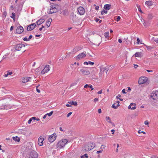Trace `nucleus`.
I'll return each mask as SVG.
<instances>
[{"mask_svg": "<svg viewBox=\"0 0 158 158\" xmlns=\"http://www.w3.org/2000/svg\"><path fill=\"white\" fill-rule=\"evenodd\" d=\"M68 142V140L65 139L60 140L57 144L56 147L58 149L64 148L66 144Z\"/></svg>", "mask_w": 158, "mask_h": 158, "instance_id": "obj_1", "label": "nucleus"}, {"mask_svg": "<svg viewBox=\"0 0 158 158\" xmlns=\"http://www.w3.org/2000/svg\"><path fill=\"white\" fill-rule=\"evenodd\" d=\"M95 144L94 143L91 142L87 143L84 148V150L85 151H88L93 148L94 147Z\"/></svg>", "mask_w": 158, "mask_h": 158, "instance_id": "obj_2", "label": "nucleus"}, {"mask_svg": "<svg viewBox=\"0 0 158 158\" xmlns=\"http://www.w3.org/2000/svg\"><path fill=\"white\" fill-rule=\"evenodd\" d=\"M50 11L48 12L49 14L55 13L58 11V10L56 8V5L55 4H53L50 6Z\"/></svg>", "mask_w": 158, "mask_h": 158, "instance_id": "obj_3", "label": "nucleus"}, {"mask_svg": "<svg viewBox=\"0 0 158 158\" xmlns=\"http://www.w3.org/2000/svg\"><path fill=\"white\" fill-rule=\"evenodd\" d=\"M78 69H79L80 71L84 75H88L90 73V71L86 69L85 68L78 67Z\"/></svg>", "mask_w": 158, "mask_h": 158, "instance_id": "obj_4", "label": "nucleus"}, {"mask_svg": "<svg viewBox=\"0 0 158 158\" xmlns=\"http://www.w3.org/2000/svg\"><path fill=\"white\" fill-rule=\"evenodd\" d=\"M150 98L153 100H158V90L153 91L150 95Z\"/></svg>", "mask_w": 158, "mask_h": 158, "instance_id": "obj_5", "label": "nucleus"}, {"mask_svg": "<svg viewBox=\"0 0 158 158\" xmlns=\"http://www.w3.org/2000/svg\"><path fill=\"white\" fill-rule=\"evenodd\" d=\"M28 158H38L37 152L34 151H31L29 155Z\"/></svg>", "mask_w": 158, "mask_h": 158, "instance_id": "obj_6", "label": "nucleus"}, {"mask_svg": "<svg viewBox=\"0 0 158 158\" xmlns=\"http://www.w3.org/2000/svg\"><path fill=\"white\" fill-rule=\"evenodd\" d=\"M147 80L148 78L146 77H140L139 79L138 83L139 85L145 83L147 81Z\"/></svg>", "mask_w": 158, "mask_h": 158, "instance_id": "obj_7", "label": "nucleus"}, {"mask_svg": "<svg viewBox=\"0 0 158 158\" xmlns=\"http://www.w3.org/2000/svg\"><path fill=\"white\" fill-rule=\"evenodd\" d=\"M25 46L23 44H18L14 45V48L16 51H20L23 47H25Z\"/></svg>", "mask_w": 158, "mask_h": 158, "instance_id": "obj_8", "label": "nucleus"}, {"mask_svg": "<svg viewBox=\"0 0 158 158\" xmlns=\"http://www.w3.org/2000/svg\"><path fill=\"white\" fill-rule=\"evenodd\" d=\"M50 67L48 65H47L45 66L44 69L41 71V74H44L45 73H47L50 70Z\"/></svg>", "mask_w": 158, "mask_h": 158, "instance_id": "obj_9", "label": "nucleus"}, {"mask_svg": "<svg viewBox=\"0 0 158 158\" xmlns=\"http://www.w3.org/2000/svg\"><path fill=\"white\" fill-rule=\"evenodd\" d=\"M56 135L55 133H54L51 135L49 137L48 140L51 143L53 142L56 139Z\"/></svg>", "mask_w": 158, "mask_h": 158, "instance_id": "obj_10", "label": "nucleus"}, {"mask_svg": "<svg viewBox=\"0 0 158 158\" xmlns=\"http://www.w3.org/2000/svg\"><path fill=\"white\" fill-rule=\"evenodd\" d=\"M77 10L80 15H83L85 13V9L83 7L81 6H80L78 8Z\"/></svg>", "mask_w": 158, "mask_h": 158, "instance_id": "obj_11", "label": "nucleus"}, {"mask_svg": "<svg viewBox=\"0 0 158 158\" xmlns=\"http://www.w3.org/2000/svg\"><path fill=\"white\" fill-rule=\"evenodd\" d=\"M24 29L23 27L22 26H19L17 27L16 31L17 34H20L22 33Z\"/></svg>", "mask_w": 158, "mask_h": 158, "instance_id": "obj_12", "label": "nucleus"}, {"mask_svg": "<svg viewBox=\"0 0 158 158\" xmlns=\"http://www.w3.org/2000/svg\"><path fill=\"white\" fill-rule=\"evenodd\" d=\"M36 26V24L35 23H33L29 25L27 28V30L30 31L33 30Z\"/></svg>", "mask_w": 158, "mask_h": 158, "instance_id": "obj_13", "label": "nucleus"}, {"mask_svg": "<svg viewBox=\"0 0 158 158\" xmlns=\"http://www.w3.org/2000/svg\"><path fill=\"white\" fill-rule=\"evenodd\" d=\"M86 56L84 52L81 53L76 56V60H79L82 58L85 57Z\"/></svg>", "mask_w": 158, "mask_h": 158, "instance_id": "obj_14", "label": "nucleus"}, {"mask_svg": "<svg viewBox=\"0 0 158 158\" xmlns=\"http://www.w3.org/2000/svg\"><path fill=\"white\" fill-rule=\"evenodd\" d=\"M44 138L42 137H40L38 139V144L40 146H42L43 144V141Z\"/></svg>", "mask_w": 158, "mask_h": 158, "instance_id": "obj_15", "label": "nucleus"}, {"mask_svg": "<svg viewBox=\"0 0 158 158\" xmlns=\"http://www.w3.org/2000/svg\"><path fill=\"white\" fill-rule=\"evenodd\" d=\"M69 12L67 10H60V14H62L65 16H67L69 15Z\"/></svg>", "mask_w": 158, "mask_h": 158, "instance_id": "obj_16", "label": "nucleus"}, {"mask_svg": "<svg viewBox=\"0 0 158 158\" xmlns=\"http://www.w3.org/2000/svg\"><path fill=\"white\" fill-rule=\"evenodd\" d=\"M31 78L29 77H24L22 79V81L23 83H26L29 81V79Z\"/></svg>", "mask_w": 158, "mask_h": 158, "instance_id": "obj_17", "label": "nucleus"}, {"mask_svg": "<svg viewBox=\"0 0 158 158\" xmlns=\"http://www.w3.org/2000/svg\"><path fill=\"white\" fill-rule=\"evenodd\" d=\"M153 17L154 16L152 13H149L148 15L147 19L148 20H151L152 19Z\"/></svg>", "mask_w": 158, "mask_h": 158, "instance_id": "obj_18", "label": "nucleus"}, {"mask_svg": "<svg viewBox=\"0 0 158 158\" xmlns=\"http://www.w3.org/2000/svg\"><path fill=\"white\" fill-rule=\"evenodd\" d=\"M45 21L44 19H40L39 20H37L36 23L38 25H40L42 23H43Z\"/></svg>", "mask_w": 158, "mask_h": 158, "instance_id": "obj_19", "label": "nucleus"}, {"mask_svg": "<svg viewBox=\"0 0 158 158\" xmlns=\"http://www.w3.org/2000/svg\"><path fill=\"white\" fill-rule=\"evenodd\" d=\"M52 21V19L51 18L48 19L46 21V26L48 27H49L50 25V23Z\"/></svg>", "mask_w": 158, "mask_h": 158, "instance_id": "obj_20", "label": "nucleus"}, {"mask_svg": "<svg viewBox=\"0 0 158 158\" xmlns=\"http://www.w3.org/2000/svg\"><path fill=\"white\" fill-rule=\"evenodd\" d=\"M111 5L109 4H106L104 5V8L106 10H108L110 9Z\"/></svg>", "mask_w": 158, "mask_h": 158, "instance_id": "obj_21", "label": "nucleus"}, {"mask_svg": "<svg viewBox=\"0 0 158 158\" xmlns=\"http://www.w3.org/2000/svg\"><path fill=\"white\" fill-rule=\"evenodd\" d=\"M106 120L109 123H111L113 125H114L113 123H112L111 120V119L109 117L106 116Z\"/></svg>", "mask_w": 158, "mask_h": 158, "instance_id": "obj_22", "label": "nucleus"}, {"mask_svg": "<svg viewBox=\"0 0 158 158\" xmlns=\"http://www.w3.org/2000/svg\"><path fill=\"white\" fill-rule=\"evenodd\" d=\"M145 4L149 6H152L153 5L152 2L150 1H146L145 2Z\"/></svg>", "mask_w": 158, "mask_h": 158, "instance_id": "obj_23", "label": "nucleus"}, {"mask_svg": "<svg viewBox=\"0 0 158 158\" xmlns=\"http://www.w3.org/2000/svg\"><path fill=\"white\" fill-rule=\"evenodd\" d=\"M133 105V103H131L130 105L128 106V109H131V110H135V109H136V107L135 106H134L131 107V106H132ZM135 104L134 105L135 106Z\"/></svg>", "mask_w": 158, "mask_h": 158, "instance_id": "obj_24", "label": "nucleus"}, {"mask_svg": "<svg viewBox=\"0 0 158 158\" xmlns=\"http://www.w3.org/2000/svg\"><path fill=\"white\" fill-rule=\"evenodd\" d=\"M13 139L15 140V141H17L18 142H19L20 141V139L19 137H18V136H16L15 137H12Z\"/></svg>", "mask_w": 158, "mask_h": 158, "instance_id": "obj_25", "label": "nucleus"}, {"mask_svg": "<svg viewBox=\"0 0 158 158\" xmlns=\"http://www.w3.org/2000/svg\"><path fill=\"white\" fill-rule=\"evenodd\" d=\"M68 103L70 104L71 105H74L75 106H76L77 105V103L76 102H69Z\"/></svg>", "mask_w": 158, "mask_h": 158, "instance_id": "obj_26", "label": "nucleus"}, {"mask_svg": "<svg viewBox=\"0 0 158 158\" xmlns=\"http://www.w3.org/2000/svg\"><path fill=\"white\" fill-rule=\"evenodd\" d=\"M94 64V62H91L90 61H89L88 62H86V61H85V62L84 63V65H85V64L88 65V64H89L90 65H93Z\"/></svg>", "mask_w": 158, "mask_h": 158, "instance_id": "obj_27", "label": "nucleus"}, {"mask_svg": "<svg viewBox=\"0 0 158 158\" xmlns=\"http://www.w3.org/2000/svg\"><path fill=\"white\" fill-rule=\"evenodd\" d=\"M109 70V67H106L105 68H103L101 69V70L103 72L105 71L106 70V73L107 74V72Z\"/></svg>", "mask_w": 158, "mask_h": 158, "instance_id": "obj_28", "label": "nucleus"}, {"mask_svg": "<svg viewBox=\"0 0 158 158\" xmlns=\"http://www.w3.org/2000/svg\"><path fill=\"white\" fill-rule=\"evenodd\" d=\"M115 103L113 104L112 106H111L112 108H113L114 109H116L117 108V107H118L120 106L119 104H117L116 106L115 105Z\"/></svg>", "mask_w": 158, "mask_h": 158, "instance_id": "obj_29", "label": "nucleus"}, {"mask_svg": "<svg viewBox=\"0 0 158 158\" xmlns=\"http://www.w3.org/2000/svg\"><path fill=\"white\" fill-rule=\"evenodd\" d=\"M143 24L144 26L145 27H147L148 26L149 24V23H148L146 22V21L144 19H143Z\"/></svg>", "mask_w": 158, "mask_h": 158, "instance_id": "obj_30", "label": "nucleus"}, {"mask_svg": "<svg viewBox=\"0 0 158 158\" xmlns=\"http://www.w3.org/2000/svg\"><path fill=\"white\" fill-rule=\"evenodd\" d=\"M11 106L10 105H5L4 107V109H5L7 110L9 108H11Z\"/></svg>", "mask_w": 158, "mask_h": 158, "instance_id": "obj_31", "label": "nucleus"}, {"mask_svg": "<svg viewBox=\"0 0 158 158\" xmlns=\"http://www.w3.org/2000/svg\"><path fill=\"white\" fill-rule=\"evenodd\" d=\"M12 74V72H7V74H5L4 77H7L8 75H11Z\"/></svg>", "mask_w": 158, "mask_h": 158, "instance_id": "obj_32", "label": "nucleus"}, {"mask_svg": "<svg viewBox=\"0 0 158 158\" xmlns=\"http://www.w3.org/2000/svg\"><path fill=\"white\" fill-rule=\"evenodd\" d=\"M135 57H139L141 56V54L139 52H136L135 54Z\"/></svg>", "mask_w": 158, "mask_h": 158, "instance_id": "obj_33", "label": "nucleus"}, {"mask_svg": "<svg viewBox=\"0 0 158 158\" xmlns=\"http://www.w3.org/2000/svg\"><path fill=\"white\" fill-rule=\"evenodd\" d=\"M71 16H72L71 17V18H72V19L73 20V21H76V15H74L73 14Z\"/></svg>", "mask_w": 158, "mask_h": 158, "instance_id": "obj_34", "label": "nucleus"}, {"mask_svg": "<svg viewBox=\"0 0 158 158\" xmlns=\"http://www.w3.org/2000/svg\"><path fill=\"white\" fill-rule=\"evenodd\" d=\"M12 15L10 16V17L14 19H15V13L13 12L11 14Z\"/></svg>", "mask_w": 158, "mask_h": 158, "instance_id": "obj_35", "label": "nucleus"}, {"mask_svg": "<svg viewBox=\"0 0 158 158\" xmlns=\"http://www.w3.org/2000/svg\"><path fill=\"white\" fill-rule=\"evenodd\" d=\"M107 10H103L102 11H101V14L102 15H103L104 13L107 14Z\"/></svg>", "mask_w": 158, "mask_h": 158, "instance_id": "obj_36", "label": "nucleus"}, {"mask_svg": "<svg viewBox=\"0 0 158 158\" xmlns=\"http://www.w3.org/2000/svg\"><path fill=\"white\" fill-rule=\"evenodd\" d=\"M109 32H105L104 33V36H105V37L106 38L108 37L109 35Z\"/></svg>", "mask_w": 158, "mask_h": 158, "instance_id": "obj_37", "label": "nucleus"}, {"mask_svg": "<svg viewBox=\"0 0 158 158\" xmlns=\"http://www.w3.org/2000/svg\"><path fill=\"white\" fill-rule=\"evenodd\" d=\"M84 157H85L86 158H87L88 157V156H87V154H85L81 156V158H83Z\"/></svg>", "mask_w": 158, "mask_h": 158, "instance_id": "obj_38", "label": "nucleus"}, {"mask_svg": "<svg viewBox=\"0 0 158 158\" xmlns=\"http://www.w3.org/2000/svg\"><path fill=\"white\" fill-rule=\"evenodd\" d=\"M53 113V111H52L50 112L49 113L47 114V115H48L49 116H51Z\"/></svg>", "mask_w": 158, "mask_h": 158, "instance_id": "obj_39", "label": "nucleus"}, {"mask_svg": "<svg viewBox=\"0 0 158 158\" xmlns=\"http://www.w3.org/2000/svg\"><path fill=\"white\" fill-rule=\"evenodd\" d=\"M121 19V18L120 17V16H118L116 19V21H117V22H118L119 21L120 19Z\"/></svg>", "mask_w": 158, "mask_h": 158, "instance_id": "obj_40", "label": "nucleus"}, {"mask_svg": "<svg viewBox=\"0 0 158 158\" xmlns=\"http://www.w3.org/2000/svg\"><path fill=\"white\" fill-rule=\"evenodd\" d=\"M89 87L91 89V90H93L94 89V88L93 87L92 85H90L89 86Z\"/></svg>", "mask_w": 158, "mask_h": 158, "instance_id": "obj_41", "label": "nucleus"}, {"mask_svg": "<svg viewBox=\"0 0 158 158\" xmlns=\"http://www.w3.org/2000/svg\"><path fill=\"white\" fill-rule=\"evenodd\" d=\"M98 98H94V101L95 102H98Z\"/></svg>", "mask_w": 158, "mask_h": 158, "instance_id": "obj_42", "label": "nucleus"}, {"mask_svg": "<svg viewBox=\"0 0 158 158\" xmlns=\"http://www.w3.org/2000/svg\"><path fill=\"white\" fill-rule=\"evenodd\" d=\"M105 147H106V146L105 145H102V146L100 148L102 150V149L105 148Z\"/></svg>", "mask_w": 158, "mask_h": 158, "instance_id": "obj_43", "label": "nucleus"}, {"mask_svg": "<svg viewBox=\"0 0 158 158\" xmlns=\"http://www.w3.org/2000/svg\"><path fill=\"white\" fill-rule=\"evenodd\" d=\"M23 40L24 41H28L29 40H28V38H27V37H25L23 38Z\"/></svg>", "mask_w": 158, "mask_h": 158, "instance_id": "obj_44", "label": "nucleus"}, {"mask_svg": "<svg viewBox=\"0 0 158 158\" xmlns=\"http://www.w3.org/2000/svg\"><path fill=\"white\" fill-rule=\"evenodd\" d=\"M102 151H103V149H102L99 151H97V153H102Z\"/></svg>", "mask_w": 158, "mask_h": 158, "instance_id": "obj_45", "label": "nucleus"}, {"mask_svg": "<svg viewBox=\"0 0 158 158\" xmlns=\"http://www.w3.org/2000/svg\"><path fill=\"white\" fill-rule=\"evenodd\" d=\"M116 98L117 99H119V100H120L121 101H123V99L122 98H120L118 97V96H116Z\"/></svg>", "mask_w": 158, "mask_h": 158, "instance_id": "obj_46", "label": "nucleus"}, {"mask_svg": "<svg viewBox=\"0 0 158 158\" xmlns=\"http://www.w3.org/2000/svg\"><path fill=\"white\" fill-rule=\"evenodd\" d=\"M154 40L155 41L158 43V38H154Z\"/></svg>", "mask_w": 158, "mask_h": 158, "instance_id": "obj_47", "label": "nucleus"}, {"mask_svg": "<svg viewBox=\"0 0 158 158\" xmlns=\"http://www.w3.org/2000/svg\"><path fill=\"white\" fill-rule=\"evenodd\" d=\"M72 114V112H69V113L67 114V117H69Z\"/></svg>", "mask_w": 158, "mask_h": 158, "instance_id": "obj_48", "label": "nucleus"}, {"mask_svg": "<svg viewBox=\"0 0 158 158\" xmlns=\"http://www.w3.org/2000/svg\"><path fill=\"white\" fill-rule=\"evenodd\" d=\"M125 89H123L122 91V92L123 94H126L127 92H126Z\"/></svg>", "mask_w": 158, "mask_h": 158, "instance_id": "obj_49", "label": "nucleus"}, {"mask_svg": "<svg viewBox=\"0 0 158 158\" xmlns=\"http://www.w3.org/2000/svg\"><path fill=\"white\" fill-rule=\"evenodd\" d=\"M102 90L101 89V90H100V91H98V92H97V93L98 94H101L102 93Z\"/></svg>", "mask_w": 158, "mask_h": 158, "instance_id": "obj_50", "label": "nucleus"}, {"mask_svg": "<svg viewBox=\"0 0 158 158\" xmlns=\"http://www.w3.org/2000/svg\"><path fill=\"white\" fill-rule=\"evenodd\" d=\"M44 26L43 25H42V27L40 28V29H39L40 31H42V29L43 28H44Z\"/></svg>", "mask_w": 158, "mask_h": 158, "instance_id": "obj_51", "label": "nucleus"}, {"mask_svg": "<svg viewBox=\"0 0 158 158\" xmlns=\"http://www.w3.org/2000/svg\"><path fill=\"white\" fill-rule=\"evenodd\" d=\"M98 112L99 113H102V110L101 109H99L98 110Z\"/></svg>", "mask_w": 158, "mask_h": 158, "instance_id": "obj_52", "label": "nucleus"}, {"mask_svg": "<svg viewBox=\"0 0 158 158\" xmlns=\"http://www.w3.org/2000/svg\"><path fill=\"white\" fill-rule=\"evenodd\" d=\"M31 118V119L32 120H36V118L35 117H33L32 118Z\"/></svg>", "mask_w": 158, "mask_h": 158, "instance_id": "obj_53", "label": "nucleus"}, {"mask_svg": "<svg viewBox=\"0 0 158 158\" xmlns=\"http://www.w3.org/2000/svg\"><path fill=\"white\" fill-rule=\"evenodd\" d=\"M152 158H158V157L156 156L153 155L152 156Z\"/></svg>", "mask_w": 158, "mask_h": 158, "instance_id": "obj_54", "label": "nucleus"}, {"mask_svg": "<svg viewBox=\"0 0 158 158\" xmlns=\"http://www.w3.org/2000/svg\"><path fill=\"white\" fill-rule=\"evenodd\" d=\"M32 121V120L31 119V118H30V119L28 121V123L29 124H30V123H31V122Z\"/></svg>", "mask_w": 158, "mask_h": 158, "instance_id": "obj_55", "label": "nucleus"}, {"mask_svg": "<svg viewBox=\"0 0 158 158\" xmlns=\"http://www.w3.org/2000/svg\"><path fill=\"white\" fill-rule=\"evenodd\" d=\"M144 124L145 125H148L149 124V123L147 121H146L144 122Z\"/></svg>", "mask_w": 158, "mask_h": 158, "instance_id": "obj_56", "label": "nucleus"}, {"mask_svg": "<svg viewBox=\"0 0 158 158\" xmlns=\"http://www.w3.org/2000/svg\"><path fill=\"white\" fill-rule=\"evenodd\" d=\"M89 85H88V84H86L84 86V88H87L88 87H89Z\"/></svg>", "mask_w": 158, "mask_h": 158, "instance_id": "obj_57", "label": "nucleus"}, {"mask_svg": "<svg viewBox=\"0 0 158 158\" xmlns=\"http://www.w3.org/2000/svg\"><path fill=\"white\" fill-rule=\"evenodd\" d=\"M32 37V35H30L28 38V40H29L30 39H31Z\"/></svg>", "mask_w": 158, "mask_h": 158, "instance_id": "obj_58", "label": "nucleus"}, {"mask_svg": "<svg viewBox=\"0 0 158 158\" xmlns=\"http://www.w3.org/2000/svg\"><path fill=\"white\" fill-rule=\"evenodd\" d=\"M131 89L130 87H128L127 88V91H131Z\"/></svg>", "mask_w": 158, "mask_h": 158, "instance_id": "obj_59", "label": "nucleus"}, {"mask_svg": "<svg viewBox=\"0 0 158 158\" xmlns=\"http://www.w3.org/2000/svg\"><path fill=\"white\" fill-rule=\"evenodd\" d=\"M137 43L139 44V41H140V40L139 38H137Z\"/></svg>", "mask_w": 158, "mask_h": 158, "instance_id": "obj_60", "label": "nucleus"}, {"mask_svg": "<svg viewBox=\"0 0 158 158\" xmlns=\"http://www.w3.org/2000/svg\"><path fill=\"white\" fill-rule=\"evenodd\" d=\"M99 7L98 6H97L95 7V10H98Z\"/></svg>", "mask_w": 158, "mask_h": 158, "instance_id": "obj_61", "label": "nucleus"}, {"mask_svg": "<svg viewBox=\"0 0 158 158\" xmlns=\"http://www.w3.org/2000/svg\"><path fill=\"white\" fill-rule=\"evenodd\" d=\"M118 42L119 43H121L122 42V41L121 39H119L118 40Z\"/></svg>", "mask_w": 158, "mask_h": 158, "instance_id": "obj_62", "label": "nucleus"}, {"mask_svg": "<svg viewBox=\"0 0 158 158\" xmlns=\"http://www.w3.org/2000/svg\"><path fill=\"white\" fill-rule=\"evenodd\" d=\"M36 89V91H37V92L39 93H40V89Z\"/></svg>", "mask_w": 158, "mask_h": 158, "instance_id": "obj_63", "label": "nucleus"}, {"mask_svg": "<svg viewBox=\"0 0 158 158\" xmlns=\"http://www.w3.org/2000/svg\"><path fill=\"white\" fill-rule=\"evenodd\" d=\"M111 132H112V134H114V129H112L111 130Z\"/></svg>", "mask_w": 158, "mask_h": 158, "instance_id": "obj_64", "label": "nucleus"}]
</instances>
